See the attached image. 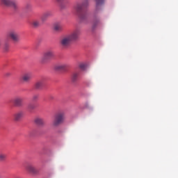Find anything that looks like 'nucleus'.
<instances>
[{
    "label": "nucleus",
    "instance_id": "1",
    "mask_svg": "<svg viewBox=\"0 0 178 178\" xmlns=\"http://www.w3.org/2000/svg\"><path fill=\"white\" fill-rule=\"evenodd\" d=\"M80 37V30L75 29L71 33L63 36L60 40V45L62 48H69L72 41H77Z\"/></svg>",
    "mask_w": 178,
    "mask_h": 178
},
{
    "label": "nucleus",
    "instance_id": "2",
    "mask_svg": "<svg viewBox=\"0 0 178 178\" xmlns=\"http://www.w3.org/2000/svg\"><path fill=\"white\" fill-rule=\"evenodd\" d=\"M88 3L86 1L82 3H77L74 6V9L81 22H86L88 19V14L84 11V8H87Z\"/></svg>",
    "mask_w": 178,
    "mask_h": 178
},
{
    "label": "nucleus",
    "instance_id": "3",
    "mask_svg": "<svg viewBox=\"0 0 178 178\" xmlns=\"http://www.w3.org/2000/svg\"><path fill=\"white\" fill-rule=\"evenodd\" d=\"M65 122V113L60 112L57 113L53 119L52 121V126L53 127H59L60 124H63V123Z\"/></svg>",
    "mask_w": 178,
    "mask_h": 178
},
{
    "label": "nucleus",
    "instance_id": "4",
    "mask_svg": "<svg viewBox=\"0 0 178 178\" xmlns=\"http://www.w3.org/2000/svg\"><path fill=\"white\" fill-rule=\"evenodd\" d=\"M54 58H55V52L54 50H47L43 53L40 62L41 63H47L48 60H51Z\"/></svg>",
    "mask_w": 178,
    "mask_h": 178
},
{
    "label": "nucleus",
    "instance_id": "5",
    "mask_svg": "<svg viewBox=\"0 0 178 178\" xmlns=\"http://www.w3.org/2000/svg\"><path fill=\"white\" fill-rule=\"evenodd\" d=\"M7 37L11 40L14 44L20 42V35L15 30L9 31L7 33Z\"/></svg>",
    "mask_w": 178,
    "mask_h": 178
},
{
    "label": "nucleus",
    "instance_id": "6",
    "mask_svg": "<svg viewBox=\"0 0 178 178\" xmlns=\"http://www.w3.org/2000/svg\"><path fill=\"white\" fill-rule=\"evenodd\" d=\"M1 3L6 6H10L13 9H17V3L15 0H0Z\"/></svg>",
    "mask_w": 178,
    "mask_h": 178
},
{
    "label": "nucleus",
    "instance_id": "7",
    "mask_svg": "<svg viewBox=\"0 0 178 178\" xmlns=\"http://www.w3.org/2000/svg\"><path fill=\"white\" fill-rule=\"evenodd\" d=\"M25 169L31 175H38V173H40V172L38 171V169L35 168V167H34V165H33L32 164H28L25 167Z\"/></svg>",
    "mask_w": 178,
    "mask_h": 178
},
{
    "label": "nucleus",
    "instance_id": "8",
    "mask_svg": "<svg viewBox=\"0 0 178 178\" xmlns=\"http://www.w3.org/2000/svg\"><path fill=\"white\" fill-rule=\"evenodd\" d=\"M53 30L56 33H61L63 31V24L60 22L55 23L53 26Z\"/></svg>",
    "mask_w": 178,
    "mask_h": 178
},
{
    "label": "nucleus",
    "instance_id": "9",
    "mask_svg": "<svg viewBox=\"0 0 178 178\" xmlns=\"http://www.w3.org/2000/svg\"><path fill=\"white\" fill-rule=\"evenodd\" d=\"M23 118H24V111H18L14 114V120H15V122L22 120Z\"/></svg>",
    "mask_w": 178,
    "mask_h": 178
},
{
    "label": "nucleus",
    "instance_id": "10",
    "mask_svg": "<svg viewBox=\"0 0 178 178\" xmlns=\"http://www.w3.org/2000/svg\"><path fill=\"white\" fill-rule=\"evenodd\" d=\"M32 77L33 74L31 72H26L22 76V80L24 83H29Z\"/></svg>",
    "mask_w": 178,
    "mask_h": 178
},
{
    "label": "nucleus",
    "instance_id": "11",
    "mask_svg": "<svg viewBox=\"0 0 178 178\" xmlns=\"http://www.w3.org/2000/svg\"><path fill=\"white\" fill-rule=\"evenodd\" d=\"M69 67V64L67 63H63V64H58L55 65L54 69L55 70H66Z\"/></svg>",
    "mask_w": 178,
    "mask_h": 178
},
{
    "label": "nucleus",
    "instance_id": "12",
    "mask_svg": "<svg viewBox=\"0 0 178 178\" xmlns=\"http://www.w3.org/2000/svg\"><path fill=\"white\" fill-rule=\"evenodd\" d=\"M23 101H24L23 97H17L15 98L14 104H15V106H22Z\"/></svg>",
    "mask_w": 178,
    "mask_h": 178
},
{
    "label": "nucleus",
    "instance_id": "13",
    "mask_svg": "<svg viewBox=\"0 0 178 178\" xmlns=\"http://www.w3.org/2000/svg\"><path fill=\"white\" fill-rule=\"evenodd\" d=\"M34 122L38 126H45V121L44 120V118L37 117L36 118H35Z\"/></svg>",
    "mask_w": 178,
    "mask_h": 178
},
{
    "label": "nucleus",
    "instance_id": "14",
    "mask_svg": "<svg viewBox=\"0 0 178 178\" xmlns=\"http://www.w3.org/2000/svg\"><path fill=\"white\" fill-rule=\"evenodd\" d=\"M51 16H52V11L44 12L41 17L42 22H45L47 19H48V17H51Z\"/></svg>",
    "mask_w": 178,
    "mask_h": 178
},
{
    "label": "nucleus",
    "instance_id": "15",
    "mask_svg": "<svg viewBox=\"0 0 178 178\" xmlns=\"http://www.w3.org/2000/svg\"><path fill=\"white\" fill-rule=\"evenodd\" d=\"M79 76H80V72H73L71 76V80H72V83H76V81H77V80H79Z\"/></svg>",
    "mask_w": 178,
    "mask_h": 178
},
{
    "label": "nucleus",
    "instance_id": "16",
    "mask_svg": "<svg viewBox=\"0 0 178 178\" xmlns=\"http://www.w3.org/2000/svg\"><path fill=\"white\" fill-rule=\"evenodd\" d=\"M96 1V12H98L101 8H102V5L105 2V0H95Z\"/></svg>",
    "mask_w": 178,
    "mask_h": 178
},
{
    "label": "nucleus",
    "instance_id": "17",
    "mask_svg": "<svg viewBox=\"0 0 178 178\" xmlns=\"http://www.w3.org/2000/svg\"><path fill=\"white\" fill-rule=\"evenodd\" d=\"M42 86H44V79L38 81L35 83V88L36 90H40V88H42Z\"/></svg>",
    "mask_w": 178,
    "mask_h": 178
},
{
    "label": "nucleus",
    "instance_id": "18",
    "mask_svg": "<svg viewBox=\"0 0 178 178\" xmlns=\"http://www.w3.org/2000/svg\"><path fill=\"white\" fill-rule=\"evenodd\" d=\"M3 49L4 52H9V49H10V43L9 42H5Z\"/></svg>",
    "mask_w": 178,
    "mask_h": 178
},
{
    "label": "nucleus",
    "instance_id": "19",
    "mask_svg": "<svg viewBox=\"0 0 178 178\" xmlns=\"http://www.w3.org/2000/svg\"><path fill=\"white\" fill-rule=\"evenodd\" d=\"M32 26L35 28L40 27L41 26V23L40 21L35 19L32 22Z\"/></svg>",
    "mask_w": 178,
    "mask_h": 178
},
{
    "label": "nucleus",
    "instance_id": "20",
    "mask_svg": "<svg viewBox=\"0 0 178 178\" xmlns=\"http://www.w3.org/2000/svg\"><path fill=\"white\" fill-rule=\"evenodd\" d=\"M99 24V20L94 21L92 24V30H95L98 27V25Z\"/></svg>",
    "mask_w": 178,
    "mask_h": 178
},
{
    "label": "nucleus",
    "instance_id": "21",
    "mask_svg": "<svg viewBox=\"0 0 178 178\" xmlns=\"http://www.w3.org/2000/svg\"><path fill=\"white\" fill-rule=\"evenodd\" d=\"M79 69H81V70H86V69H87V65L83 63H81L79 65Z\"/></svg>",
    "mask_w": 178,
    "mask_h": 178
},
{
    "label": "nucleus",
    "instance_id": "22",
    "mask_svg": "<svg viewBox=\"0 0 178 178\" xmlns=\"http://www.w3.org/2000/svg\"><path fill=\"white\" fill-rule=\"evenodd\" d=\"M6 159V154L0 153V161H5Z\"/></svg>",
    "mask_w": 178,
    "mask_h": 178
},
{
    "label": "nucleus",
    "instance_id": "23",
    "mask_svg": "<svg viewBox=\"0 0 178 178\" xmlns=\"http://www.w3.org/2000/svg\"><path fill=\"white\" fill-rule=\"evenodd\" d=\"M28 109H29V111H33V109H35V106L33 104H29L28 106Z\"/></svg>",
    "mask_w": 178,
    "mask_h": 178
},
{
    "label": "nucleus",
    "instance_id": "24",
    "mask_svg": "<svg viewBox=\"0 0 178 178\" xmlns=\"http://www.w3.org/2000/svg\"><path fill=\"white\" fill-rule=\"evenodd\" d=\"M38 99V95H34L32 97V101H37Z\"/></svg>",
    "mask_w": 178,
    "mask_h": 178
},
{
    "label": "nucleus",
    "instance_id": "25",
    "mask_svg": "<svg viewBox=\"0 0 178 178\" xmlns=\"http://www.w3.org/2000/svg\"><path fill=\"white\" fill-rule=\"evenodd\" d=\"M6 77H10V76H12V72L6 73Z\"/></svg>",
    "mask_w": 178,
    "mask_h": 178
},
{
    "label": "nucleus",
    "instance_id": "26",
    "mask_svg": "<svg viewBox=\"0 0 178 178\" xmlns=\"http://www.w3.org/2000/svg\"><path fill=\"white\" fill-rule=\"evenodd\" d=\"M57 1V2H62V1H63V0H56Z\"/></svg>",
    "mask_w": 178,
    "mask_h": 178
}]
</instances>
